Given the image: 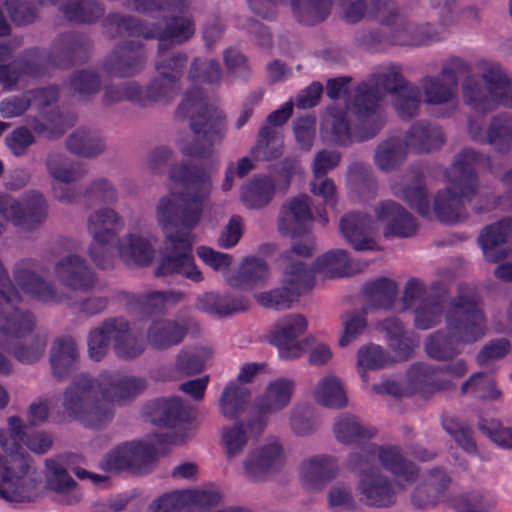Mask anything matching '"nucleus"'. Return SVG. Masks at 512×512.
Here are the masks:
<instances>
[{
    "instance_id": "obj_50",
    "label": "nucleus",
    "mask_w": 512,
    "mask_h": 512,
    "mask_svg": "<svg viewBox=\"0 0 512 512\" xmlns=\"http://www.w3.org/2000/svg\"><path fill=\"white\" fill-rule=\"evenodd\" d=\"M199 307L209 314L223 317L247 310L249 302L244 298L206 294L199 299Z\"/></svg>"
},
{
    "instance_id": "obj_19",
    "label": "nucleus",
    "mask_w": 512,
    "mask_h": 512,
    "mask_svg": "<svg viewBox=\"0 0 512 512\" xmlns=\"http://www.w3.org/2000/svg\"><path fill=\"white\" fill-rule=\"evenodd\" d=\"M376 459L395 476L406 481H413L418 474L416 467L404 459L397 447L378 448L369 445L363 449V453L351 454L349 464L351 468H363Z\"/></svg>"
},
{
    "instance_id": "obj_48",
    "label": "nucleus",
    "mask_w": 512,
    "mask_h": 512,
    "mask_svg": "<svg viewBox=\"0 0 512 512\" xmlns=\"http://www.w3.org/2000/svg\"><path fill=\"white\" fill-rule=\"evenodd\" d=\"M283 152V140L277 129L264 125L258 135L256 146L252 150V156L257 161H269L277 159Z\"/></svg>"
},
{
    "instance_id": "obj_9",
    "label": "nucleus",
    "mask_w": 512,
    "mask_h": 512,
    "mask_svg": "<svg viewBox=\"0 0 512 512\" xmlns=\"http://www.w3.org/2000/svg\"><path fill=\"white\" fill-rule=\"evenodd\" d=\"M475 71L482 77L485 86L472 77L463 83V97L479 111H491L499 105L512 109V83L500 67L487 61H479Z\"/></svg>"
},
{
    "instance_id": "obj_22",
    "label": "nucleus",
    "mask_w": 512,
    "mask_h": 512,
    "mask_svg": "<svg viewBox=\"0 0 512 512\" xmlns=\"http://www.w3.org/2000/svg\"><path fill=\"white\" fill-rule=\"evenodd\" d=\"M164 43L159 44V55L156 62V69L159 76L149 86L150 92L159 93V100L170 97L179 89V79L186 67L187 56L177 54L172 57L164 55Z\"/></svg>"
},
{
    "instance_id": "obj_45",
    "label": "nucleus",
    "mask_w": 512,
    "mask_h": 512,
    "mask_svg": "<svg viewBox=\"0 0 512 512\" xmlns=\"http://www.w3.org/2000/svg\"><path fill=\"white\" fill-rule=\"evenodd\" d=\"M57 5L68 20L78 23H92L103 14L95 0H59Z\"/></svg>"
},
{
    "instance_id": "obj_58",
    "label": "nucleus",
    "mask_w": 512,
    "mask_h": 512,
    "mask_svg": "<svg viewBox=\"0 0 512 512\" xmlns=\"http://www.w3.org/2000/svg\"><path fill=\"white\" fill-rule=\"evenodd\" d=\"M495 497L487 491H473L453 499V507L457 512H487L494 507Z\"/></svg>"
},
{
    "instance_id": "obj_38",
    "label": "nucleus",
    "mask_w": 512,
    "mask_h": 512,
    "mask_svg": "<svg viewBox=\"0 0 512 512\" xmlns=\"http://www.w3.org/2000/svg\"><path fill=\"white\" fill-rule=\"evenodd\" d=\"M398 293L396 283L387 278H380L365 286L364 312L372 309H390Z\"/></svg>"
},
{
    "instance_id": "obj_20",
    "label": "nucleus",
    "mask_w": 512,
    "mask_h": 512,
    "mask_svg": "<svg viewBox=\"0 0 512 512\" xmlns=\"http://www.w3.org/2000/svg\"><path fill=\"white\" fill-rule=\"evenodd\" d=\"M307 326L306 318L300 314L288 315L274 325L270 341L279 348L283 358H298L304 353L305 345L299 337L305 333Z\"/></svg>"
},
{
    "instance_id": "obj_62",
    "label": "nucleus",
    "mask_w": 512,
    "mask_h": 512,
    "mask_svg": "<svg viewBox=\"0 0 512 512\" xmlns=\"http://www.w3.org/2000/svg\"><path fill=\"white\" fill-rule=\"evenodd\" d=\"M118 239H105L98 242L97 239H92L89 246L88 254L94 264L101 269H110L114 267L116 262L115 250L117 245L115 243Z\"/></svg>"
},
{
    "instance_id": "obj_63",
    "label": "nucleus",
    "mask_w": 512,
    "mask_h": 512,
    "mask_svg": "<svg viewBox=\"0 0 512 512\" xmlns=\"http://www.w3.org/2000/svg\"><path fill=\"white\" fill-rule=\"evenodd\" d=\"M443 301L440 298H426L416 309L415 325L419 329H429L440 322Z\"/></svg>"
},
{
    "instance_id": "obj_57",
    "label": "nucleus",
    "mask_w": 512,
    "mask_h": 512,
    "mask_svg": "<svg viewBox=\"0 0 512 512\" xmlns=\"http://www.w3.org/2000/svg\"><path fill=\"white\" fill-rule=\"evenodd\" d=\"M461 394H471L480 399H497L501 393L496 388L492 375L479 372L472 374L462 384Z\"/></svg>"
},
{
    "instance_id": "obj_35",
    "label": "nucleus",
    "mask_w": 512,
    "mask_h": 512,
    "mask_svg": "<svg viewBox=\"0 0 512 512\" xmlns=\"http://www.w3.org/2000/svg\"><path fill=\"white\" fill-rule=\"evenodd\" d=\"M117 253L127 264L149 265L154 258L151 243L141 235L128 234L117 243Z\"/></svg>"
},
{
    "instance_id": "obj_10",
    "label": "nucleus",
    "mask_w": 512,
    "mask_h": 512,
    "mask_svg": "<svg viewBox=\"0 0 512 512\" xmlns=\"http://www.w3.org/2000/svg\"><path fill=\"white\" fill-rule=\"evenodd\" d=\"M105 27L107 33L113 38L118 36L156 37L160 40V43H163L165 40H173L178 44L187 42L196 32L195 20L191 13L174 15L167 21L165 28L157 33L147 31L135 19L119 14L110 15L105 20Z\"/></svg>"
},
{
    "instance_id": "obj_27",
    "label": "nucleus",
    "mask_w": 512,
    "mask_h": 512,
    "mask_svg": "<svg viewBox=\"0 0 512 512\" xmlns=\"http://www.w3.org/2000/svg\"><path fill=\"white\" fill-rule=\"evenodd\" d=\"M190 324L189 318L156 320L148 328L147 341L156 349H167L183 341Z\"/></svg>"
},
{
    "instance_id": "obj_64",
    "label": "nucleus",
    "mask_w": 512,
    "mask_h": 512,
    "mask_svg": "<svg viewBox=\"0 0 512 512\" xmlns=\"http://www.w3.org/2000/svg\"><path fill=\"white\" fill-rule=\"evenodd\" d=\"M392 363L391 358L377 345L363 346L358 351V365L365 369H381Z\"/></svg>"
},
{
    "instance_id": "obj_30",
    "label": "nucleus",
    "mask_w": 512,
    "mask_h": 512,
    "mask_svg": "<svg viewBox=\"0 0 512 512\" xmlns=\"http://www.w3.org/2000/svg\"><path fill=\"white\" fill-rule=\"evenodd\" d=\"M362 470L359 489L364 495L366 503L371 506L385 507L394 503L395 489L388 479L378 471L372 469Z\"/></svg>"
},
{
    "instance_id": "obj_31",
    "label": "nucleus",
    "mask_w": 512,
    "mask_h": 512,
    "mask_svg": "<svg viewBox=\"0 0 512 512\" xmlns=\"http://www.w3.org/2000/svg\"><path fill=\"white\" fill-rule=\"evenodd\" d=\"M512 231V218L487 226L481 233L479 241L484 255L489 262H498L508 256V250L503 247Z\"/></svg>"
},
{
    "instance_id": "obj_13",
    "label": "nucleus",
    "mask_w": 512,
    "mask_h": 512,
    "mask_svg": "<svg viewBox=\"0 0 512 512\" xmlns=\"http://www.w3.org/2000/svg\"><path fill=\"white\" fill-rule=\"evenodd\" d=\"M0 217L21 231L30 232L45 221L47 204L43 196L35 191L27 193L21 200L6 194L0 195ZM4 230L5 224L0 221V235Z\"/></svg>"
},
{
    "instance_id": "obj_56",
    "label": "nucleus",
    "mask_w": 512,
    "mask_h": 512,
    "mask_svg": "<svg viewBox=\"0 0 512 512\" xmlns=\"http://www.w3.org/2000/svg\"><path fill=\"white\" fill-rule=\"evenodd\" d=\"M406 153L398 138H390L378 146L375 154L376 165L383 171H391L401 164Z\"/></svg>"
},
{
    "instance_id": "obj_44",
    "label": "nucleus",
    "mask_w": 512,
    "mask_h": 512,
    "mask_svg": "<svg viewBox=\"0 0 512 512\" xmlns=\"http://www.w3.org/2000/svg\"><path fill=\"white\" fill-rule=\"evenodd\" d=\"M249 399L250 393L245 387L230 383L220 397V412L227 419H236L246 410Z\"/></svg>"
},
{
    "instance_id": "obj_24",
    "label": "nucleus",
    "mask_w": 512,
    "mask_h": 512,
    "mask_svg": "<svg viewBox=\"0 0 512 512\" xmlns=\"http://www.w3.org/2000/svg\"><path fill=\"white\" fill-rule=\"evenodd\" d=\"M311 221L312 212L309 197L303 195L290 200L282 206L278 219V228L281 234L295 237L304 233Z\"/></svg>"
},
{
    "instance_id": "obj_42",
    "label": "nucleus",
    "mask_w": 512,
    "mask_h": 512,
    "mask_svg": "<svg viewBox=\"0 0 512 512\" xmlns=\"http://www.w3.org/2000/svg\"><path fill=\"white\" fill-rule=\"evenodd\" d=\"M294 391V383L279 379L269 385L264 396L258 403L259 412L263 415L283 409L290 401Z\"/></svg>"
},
{
    "instance_id": "obj_43",
    "label": "nucleus",
    "mask_w": 512,
    "mask_h": 512,
    "mask_svg": "<svg viewBox=\"0 0 512 512\" xmlns=\"http://www.w3.org/2000/svg\"><path fill=\"white\" fill-rule=\"evenodd\" d=\"M334 433L338 441L349 444L369 439L376 431L365 426L356 416L343 414L334 423Z\"/></svg>"
},
{
    "instance_id": "obj_39",
    "label": "nucleus",
    "mask_w": 512,
    "mask_h": 512,
    "mask_svg": "<svg viewBox=\"0 0 512 512\" xmlns=\"http://www.w3.org/2000/svg\"><path fill=\"white\" fill-rule=\"evenodd\" d=\"M159 95V93H151L149 87L144 91L136 82H128L121 86H107L103 99L106 104L129 100L141 106H147L159 101Z\"/></svg>"
},
{
    "instance_id": "obj_52",
    "label": "nucleus",
    "mask_w": 512,
    "mask_h": 512,
    "mask_svg": "<svg viewBox=\"0 0 512 512\" xmlns=\"http://www.w3.org/2000/svg\"><path fill=\"white\" fill-rule=\"evenodd\" d=\"M67 148L77 155L94 157L104 151L105 145L96 133L78 130L68 138Z\"/></svg>"
},
{
    "instance_id": "obj_4",
    "label": "nucleus",
    "mask_w": 512,
    "mask_h": 512,
    "mask_svg": "<svg viewBox=\"0 0 512 512\" xmlns=\"http://www.w3.org/2000/svg\"><path fill=\"white\" fill-rule=\"evenodd\" d=\"M446 324V332L438 331L426 342L428 355L438 361L453 359L461 353L462 344L473 343L486 333V318L474 288L459 287L446 312Z\"/></svg>"
},
{
    "instance_id": "obj_2",
    "label": "nucleus",
    "mask_w": 512,
    "mask_h": 512,
    "mask_svg": "<svg viewBox=\"0 0 512 512\" xmlns=\"http://www.w3.org/2000/svg\"><path fill=\"white\" fill-rule=\"evenodd\" d=\"M409 84L397 67L373 74L357 87L351 108L345 111L332 109L327 113L322 122V133L343 145L375 137L385 123L380 109L383 97L386 93L394 95Z\"/></svg>"
},
{
    "instance_id": "obj_46",
    "label": "nucleus",
    "mask_w": 512,
    "mask_h": 512,
    "mask_svg": "<svg viewBox=\"0 0 512 512\" xmlns=\"http://www.w3.org/2000/svg\"><path fill=\"white\" fill-rule=\"evenodd\" d=\"M47 337L42 334H29L6 347L20 362L32 364L37 362L45 352Z\"/></svg>"
},
{
    "instance_id": "obj_37",
    "label": "nucleus",
    "mask_w": 512,
    "mask_h": 512,
    "mask_svg": "<svg viewBox=\"0 0 512 512\" xmlns=\"http://www.w3.org/2000/svg\"><path fill=\"white\" fill-rule=\"evenodd\" d=\"M444 141L445 138L440 128L419 122L411 127L403 147L406 152L408 150L418 153L430 152L440 148Z\"/></svg>"
},
{
    "instance_id": "obj_26",
    "label": "nucleus",
    "mask_w": 512,
    "mask_h": 512,
    "mask_svg": "<svg viewBox=\"0 0 512 512\" xmlns=\"http://www.w3.org/2000/svg\"><path fill=\"white\" fill-rule=\"evenodd\" d=\"M290 185V175H278L276 178L263 176L253 180L242 191L243 201L252 208H260L267 205L275 191L285 192Z\"/></svg>"
},
{
    "instance_id": "obj_54",
    "label": "nucleus",
    "mask_w": 512,
    "mask_h": 512,
    "mask_svg": "<svg viewBox=\"0 0 512 512\" xmlns=\"http://www.w3.org/2000/svg\"><path fill=\"white\" fill-rule=\"evenodd\" d=\"M152 421L163 426H173L184 414V407L178 398L160 399L150 406Z\"/></svg>"
},
{
    "instance_id": "obj_33",
    "label": "nucleus",
    "mask_w": 512,
    "mask_h": 512,
    "mask_svg": "<svg viewBox=\"0 0 512 512\" xmlns=\"http://www.w3.org/2000/svg\"><path fill=\"white\" fill-rule=\"evenodd\" d=\"M337 471L334 459L326 455H318L302 462L300 478L307 489L317 490L332 480Z\"/></svg>"
},
{
    "instance_id": "obj_7",
    "label": "nucleus",
    "mask_w": 512,
    "mask_h": 512,
    "mask_svg": "<svg viewBox=\"0 0 512 512\" xmlns=\"http://www.w3.org/2000/svg\"><path fill=\"white\" fill-rule=\"evenodd\" d=\"M177 113L190 118V127L194 134L192 140L182 142V154L193 158L210 157L213 146L221 142L226 132L222 111L208 103L203 93L196 89L187 93Z\"/></svg>"
},
{
    "instance_id": "obj_15",
    "label": "nucleus",
    "mask_w": 512,
    "mask_h": 512,
    "mask_svg": "<svg viewBox=\"0 0 512 512\" xmlns=\"http://www.w3.org/2000/svg\"><path fill=\"white\" fill-rule=\"evenodd\" d=\"M168 442V435L155 436V441L131 442L117 446L102 462V467L108 472H117L127 468H141L154 461L157 454L164 451L163 444Z\"/></svg>"
},
{
    "instance_id": "obj_3",
    "label": "nucleus",
    "mask_w": 512,
    "mask_h": 512,
    "mask_svg": "<svg viewBox=\"0 0 512 512\" xmlns=\"http://www.w3.org/2000/svg\"><path fill=\"white\" fill-rule=\"evenodd\" d=\"M145 388L144 380L132 376L104 373L93 379L82 374L65 390L63 407L84 426L99 428L112 419L115 404L133 399Z\"/></svg>"
},
{
    "instance_id": "obj_49",
    "label": "nucleus",
    "mask_w": 512,
    "mask_h": 512,
    "mask_svg": "<svg viewBox=\"0 0 512 512\" xmlns=\"http://www.w3.org/2000/svg\"><path fill=\"white\" fill-rule=\"evenodd\" d=\"M316 269L325 277L334 278L351 275L360 272L362 269L353 268L344 250H334L318 258Z\"/></svg>"
},
{
    "instance_id": "obj_29",
    "label": "nucleus",
    "mask_w": 512,
    "mask_h": 512,
    "mask_svg": "<svg viewBox=\"0 0 512 512\" xmlns=\"http://www.w3.org/2000/svg\"><path fill=\"white\" fill-rule=\"evenodd\" d=\"M470 133L475 140L486 141L497 152L507 153L512 148V115L501 114L491 119L485 135L479 128L470 123Z\"/></svg>"
},
{
    "instance_id": "obj_16",
    "label": "nucleus",
    "mask_w": 512,
    "mask_h": 512,
    "mask_svg": "<svg viewBox=\"0 0 512 512\" xmlns=\"http://www.w3.org/2000/svg\"><path fill=\"white\" fill-rule=\"evenodd\" d=\"M286 463L282 444L274 439L251 449L242 462L243 475L250 481L263 482L279 473Z\"/></svg>"
},
{
    "instance_id": "obj_47",
    "label": "nucleus",
    "mask_w": 512,
    "mask_h": 512,
    "mask_svg": "<svg viewBox=\"0 0 512 512\" xmlns=\"http://www.w3.org/2000/svg\"><path fill=\"white\" fill-rule=\"evenodd\" d=\"M449 484L450 479L445 473L435 471L429 483L416 488L412 496L413 504L419 508L435 505Z\"/></svg>"
},
{
    "instance_id": "obj_18",
    "label": "nucleus",
    "mask_w": 512,
    "mask_h": 512,
    "mask_svg": "<svg viewBox=\"0 0 512 512\" xmlns=\"http://www.w3.org/2000/svg\"><path fill=\"white\" fill-rule=\"evenodd\" d=\"M14 280L23 294L31 299L45 303H60L64 295L53 283L37 274V263L32 259L18 261L13 269Z\"/></svg>"
},
{
    "instance_id": "obj_55",
    "label": "nucleus",
    "mask_w": 512,
    "mask_h": 512,
    "mask_svg": "<svg viewBox=\"0 0 512 512\" xmlns=\"http://www.w3.org/2000/svg\"><path fill=\"white\" fill-rule=\"evenodd\" d=\"M329 0H293L292 8L301 22L315 24L323 21L330 13Z\"/></svg>"
},
{
    "instance_id": "obj_59",
    "label": "nucleus",
    "mask_w": 512,
    "mask_h": 512,
    "mask_svg": "<svg viewBox=\"0 0 512 512\" xmlns=\"http://www.w3.org/2000/svg\"><path fill=\"white\" fill-rule=\"evenodd\" d=\"M381 328L386 332L390 346L398 353L399 358H408L412 350V341L405 336L401 322L396 318H389L381 323Z\"/></svg>"
},
{
    "instance_id": "obj_61",
    "label": "nucleus",
    "mask_w": 512,
    "mask_h": 512,
    "mask_svg": "<svg viewBox=\"0 0 512 512\" xmlns=\"http://www.w3.org/2000/svg\"><path fill=\"white\" fill-rule=\"evenodd\" d=\"M47 166L49 174L62 183L75 182L82 178L86 172L82 165H72L57 155L49 157Z\"/></svg>"
},
{
    "instance_id": "obj_23",
    "label": "nucleus",
    "mask_w": 512,
    "mask_h": 512,
    "mask_svg": "<svg viewBox=\"0 0 512 512\" xmlns=\"http://www.w3.org/2000/svg\"><path fill=\"white\" fill-rule=\"evenodd\" d=\"M146 62V54L140 41H125L116 47L105 62V70L118 77H129L139 73Z\"/></svg>"
},
{
    "instance_id": "obj_40",
    "label": "nucleus",
    "mask_w": 512,
    "mask_h": 512,
    "mask_svg": "<svg viewBox=\"0 0 512 512\" xmlns=\"http://www.w3.org/2000/svg\"><path fill=\"white\" fill-rule=\"evenodd\" d=\"M313 399L320 405L341 409L348 399L341 380L334 375L321 378L312 392Z\"/></svg>"
},
{
    "instance_id": "obj_36",
    "label": "nucleus",
    "mask_w": 512,
    "mask_h": 512,
    "mask_svg": "<svg viewBox=\"0 0 512 512\" xmlns=\"http://www.w3.org/2000/svg\"><path fill=\"white\" fill-rule=\"evenodd\" d=\"M78 355L76 342L72 338L56 340L50 353V363L54 377L58 380L67 377L75 369Z\"/></svg>"
},
{
    "instance_id": "obj_17",
    "label": "nucleus",
    "mask_w": 512,
    "mask_h": 512,
    "mask_svg": "<svg viewBox=\"0 0 512 512\" xmlns=\"http://www.w3.org/2000/svg\"><path fill=\"white\" fill-rule=\"evenodd\" d=\"M472 68L460 58H451L438 76H426L421 80L425 102L441 105L451 102L457 95L458 76L470 73Z\"/></svg>"
},
{
    "instance_id": "obj_6",
    "label": "nucleus",
    "mask_w": 512,
    "mask_h": 512,
    "mask_svg": "<svg viewBox=\"0 0 512 512\" xmlns=\"http://www.w3.org/2000/svg\"><path fill=\"white\" fill-rule=\"evenodd\" d=\"M487 158L465 149L456 157L447 171L448 186L434 197L433 210L436 217L446 223L464 220L467 212L464 201H470L478 191L477 170L485 165Z\"/></svg>"
},
{
    "instance_id": "obj_25",
    "label": "nucleus",
    "mask_w": 512,
    "mask_h": 512,
    "mask_svg": "<svg viewBox=\"0 0 512 512\" xmlns=\"http://www.w3.org/2000/svg\"><path fill=\"white\" fill-rule=\"evenodd\" d=\"M393 194L423 216L431 212L428 191L420 173L407 174L392 185Z\"/></svg>"
},
{
    "instance_id": "obj_28",
    "label": "nucleus",
    "mask_w": 512,
    "mask_h": 512,
    "mask_svg": "<svg viewBox=\"0 0 512 512\" xmlns=\"http://www.w3.org/2000/svg\"><path fill=\"white\" fill-rule=\"evenodd\" d=\"M262 417L244 423L225 427L222 432V445L228 458L240 455L251 438L259 436L264 428Z\"/></svg>"
},
{
    "instance_id": "obj_60",
    "label": "nucleus",
    "mask_w": 512,
    "mask_h": 512,
    "mask_svg": "<svg viewBox=\"0 0 512 512\" xmlns=\"http://www.w3.org/2000/svg\"><path fill=\"white\" fill-rule=\"evenodd\" d=\"M420 105V90L412 84L394 94V106L402 119H410L415 116Z\"/></svg>"
},
{
    "instance_id": "obj_5",
    "label": "nucleus",
    "mask_w": 512,
    "mask_h": 512,
    "mask_svg": "<svg viewBox=\"0 0 512 512\" xmlns=\"http://www.w3.org/2000/svg\"><path fill=\"white\" fill-rule=\"evenodd\" d=\"M375 219L365 213L350 212L345 214L339 223L344 238L356 249L378 250L373 238L378 230V223L385 225L383 235L390 237H410L417 231L415 218L399 203L388 200L374 208Z\"/></svg>"
},
{
    "instance_id": "obj_34",
    "label": "nucleus",
    "mask_w": 512,
    "mask_h": 512,
    "mask_svg": "<svg viewBox=\"0 0 512 512\" xmlns=\"http://www.w3.org/2000/svg\"><path fill=\"white\" fill-rule=\"evenodd\" d=\"M20 423H22L21 420H20ZM19 430H20V432H19L18 436L15 437V441H16L17 445L15 447H13L12 453H13V455L20 454L23 457H25V459L27 460V468H26L25 473L21 477L15 478L13 482H9L10 488H12V487L15 488L14 492L17 491L18 485L20 484V482L24 481V477L28 474V471L30 469L29 457L23 452L20 442H23L31 451H33L35 453H40V454L47 452L52 446L51 437L44 432L23 431V424H21ZM10 453H11V450L8 451L5 454V456H7V458H8V465L12 468L11 472L15 473V471L17 470L16 463L10 462V459H11L9 456Z\"/></svg>"
},
{
    "instance_id": "obj_53",
    "label": "nucleus",
    "mask_w": 512,
    "mask_h": 512,
    "mask_svg": "<svg viewBox=\"0 0 512 512\" xmlns=\"http://www.w3.org/2000/svg\"><path fill=\"white\" fill-rule=\"evenodd\" d=\"M393 28V39L399 45H422L432 40L424 28H419L406 21L403 17L395 15V20L391 22Z\"/></svg>"
},
{
    "instance_id": "obj_11",
    "label": "nucleus",
    "mask_w": 512,
    "mask_h": 512,
    "mask_svg": "<svg viewBox=\"0 0 512 512\" xmlns=\"http://www.w3.org/2000/svg\"><path fill=\"white\" fill-rule=\"evenodd\" d=\"M111 341H114L115 352L121 358H135L144 350L143 344L130 333L126 320L111 318L90 331L88 338L90 357L100 361L108 352Z\"/></svg>"
},
{
    "instance_id": "obj_51",
    "label": "nucleus",
    "mask_w": 512,
    "mask_h": 512,
    "mask_svg": "<svg viewBox=\"0 0 512 512\" xmlns=\"http://www.w3.org/2000/svg\"><path fill=\"white\" fill-rule=\"evenodd\" d=\"M84 55V43L73 35H66L54 43L51 60L54 65L65 68L71 65L75 58L82 59Z\"/></svg>"
},
{
    "instance_id": "obj_14",
    "label": "nucleus",
    "mask_w": 512,
    "mask_h": 512,
    "mask_svg": "<svg viewBox=\"0 0 512 512\" xmlns=\"http://www.w3.org/2000/svg\"><path fill=\"white\" fill-rule=\"evenodd\" d=\"M24 299L13 290L1 291L0 295V347H8L17 340L24 339L35 328L34 316L16 304Z\"/></svg>"
},
{
    "instance_id": "obj_8",
    "label": "nucleus",
    "mask_w": 512,
    "mask_h": 512,
    "mask_svg": "<svg viewBox=\"0 0 512 512\" xmlns=\"http://www.w3.org/2000/svg\"><path fill=\"white\" fill-rule=\"evenodd\" d=\"M312 243L298 242L281 257L283 270L282 288L256 295V301L265 308L288 309L303 293L313 288V271L308 268L306 259L313 254Z\"/></svg>"
},
{
    "instance_id": "obj_21",
    "label": "nucleus",
    "mask_w": 512,
    "mask_h": 512,
    "mask_svg": "<svg viewBox=\"0 0 512 512\" xmlns=\"http://www.w3.org/2000/svg\"><path fill=\"white\" fill-rule=\"evenodd\" d=\"M56 279L73 291L88 292L97 283V277L87 261L81 256L69 254L54 265Z\"/></svg>"
},
{
    "instance_id": "obj_1",
    "label": "nucleus",
    "mask_w": 512,
    "mask_h": 512,
    "mask_svg": "<svg viewBox=\"0 0 512 512\" xmlns=\"http://www.w3.org/2000/svg\"><path fill=\"white\" fill-rule=\"evenodd\" d=\"M170 179L182 185L183 190L171 188L170 194L160 198L156 207V219L165 235V256L156 274H181L199 282L202 274L193 263L194 236L191 230L198 225L209 203L211 175L201 168L182 163L171 168Z\"/></svg>"
},
{
    "instance_id": "obj_32",
    "label": "nucleus",
    "mask_w": 512,
    "mask_h": 512,
    "mask_svg": "<svg viewBox=\"0 0 512 512\" xmlns=\"http://www.w3.org/2000/svg\"><path fill=\"white\" fill-rule=\"evenodd\" d=\"M124 228L123 217L114 209L101 207L92 211L87 218V231L98 242L118 239Z\"/></svg>"
},
{
    "instance_id": "obj_41",
    "label": "nucleus",
    "mask_w": 512,
    "mask_h": 512,
    "mask_svg": "<svg viewBox=\"0 0 512 512\" xmlns=\"http://www.w3.org/2000/svg\"><path fill=\"white\" fill-rule=\"evenodd\" d=\"M269 277L267 264L258 258L248 257L240 265L236 275L228 279L232 287L249 288L264 283Z\"/></svg>"
},
{
    "instance_id": "obj_12",
    "label": "nucleus",
    "mask_w": 512,
    "mask_h": 512,
    "mask_svg": "<svg viewBox=\"0 0 512 512\" xmlns=\"http://www.w3.org/2000/svg\"><path fill=\"white\" fill-rule=\"evenodd\" d=\"M456 385L449 379L441 377L438 369L428 364H414L407 372V383L400 385L391 380L373 385V391L378 394L386 393L395 397L411 396L415 393L424 396L438 391L454 389Z\"/></svg>"
}]
</instances>
